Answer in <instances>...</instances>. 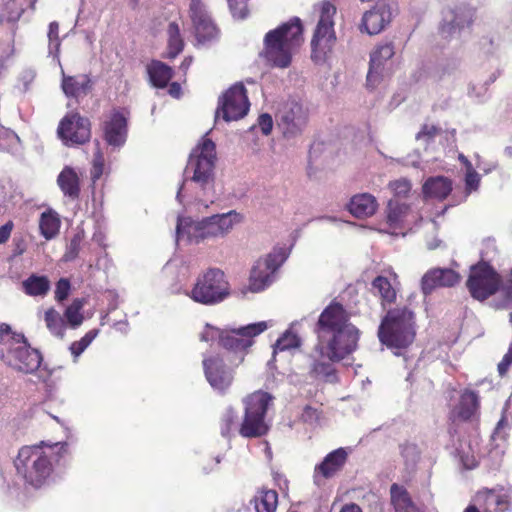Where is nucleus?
Listing matches in <instances>:
<instances>
[{
	"instance_id": "36",
	"label": "nucleus",
	"mask_w": 512,
	"mask_h": 512,
	"mask_svg": "<svg viewBox=\"0 0 512 512\" xmlns=\"http://www.w3.org/2000/svg\"><path fill=\"white\" fill-rule=\"evenodd\" d=\"M24 11L20 0H0V23H15Z\"/></svg>"
},
{
	"instance_id": "1",
	"label": "nucleus",
	"mask_w": 512,
	"mask_h": 512,
	"mask_svg": "<svg viewBox=\"0 0 512 512\" xmlns=\"http://www.w3.org/2000/svg\"><path fill=\"white\" fill-rule=\"evenodd\" d=\"M314 331L318 342L310 355V374L315 378L334 382V362H339L356 351L360 331L349 322V315L344 307L335 302L322 311Z\"/></svg>"
},
{
	"instance_id": "17",
	"label": "nucleus",
	"mask_w": 512,
	"mask_h": 512,
	"mask_svg": "<svg viewBox=\"0 0 512 512\" xmlns=\"http://www.w3.org/2000/svg\"><path fill=\"white\" fill-rule=\"evenodd\" d=\"M189 13L198 44L205 45L217 38L218 29L213 23L206 5L202 0H191Z\"/></svg>"
},
{
	"instance_id": "63",
	"label": "nucleus",
	"mask_w": 512,
	"mask_h": 512,
	"mask_svg": "<svg viewBox=\"0 0 512 512\" xmlns=\"http://www.w3.org/2000/svg\"><path fill=\"white\" fill-rule=\"evenodd\" d=\"M25 251V244L23 241H20L18 243H16V247L13 251V255L14 256H19V255H22Z\"/></svg>"
},
{
	"instance_id": "11",
	"label": "nucleus",
	"mask_w": 512,
	"mask_h": 512,
	"mask_svg": "<svg viewBox=\"0 0 512 512\" xmlns=\"http://www.w3.org/2000/svg\"><path fill=\"white\" fill-rule=\"evenodd\" d=\"M229 294V283L224 272L219 268H209L198 276L189 296L197 303L215 305L224 301Z\"/></svg>"
},
{
	"instance_id": "5",
	"label": "nucleus",
	"mask_w": 512,
	"mask_h": 512,
	"mask_svg": "<svg viewBox=\"0 0 512 512\" xmlns=\"http://www.w3.org/2000/svg\"><path fill=\"white\" fill-rule=\"evenodd\" d=\"M243 221V215L236 210L214 214L194 222L190 217L177 219L176 242L199 244L205 240L225 238L237 224Z\"/></svg>"
},
{
	"instance_id": "33",
	"label": "nucleus",
	"mask_w": 512,
	"mask_h": 512,
	"mask_svg": "<svg viewBox=\"0 0 512 512\" xmlns=\"http://www.w3.org/2000/svg\"><path fill=\"white\" fill-rule=\"evenodd\" d=\"M147 71L152 85L158 88L166 87L173 76L172 68L161 61H152Z\"/></svg>"
},
{
	"instance_id": "31",
	"label": "nucleus",
	"mask_w": 512,
	"mask_h": 512,
	"mask_svg": "<svg viewBox=\"0 0 512 512\" xmlns=\"http://www.w3.org/2000/svg\"><path fill=\"white\" fill-rule=\"evenodd\" d=\"M451 190L452 182L442 176L429 178L423 185V193L425 196L440 200L445 199L450 194Z\"/></svg>"
},
{
	"instance_id": "6",
	"label": "nucleus",
	"mask_w": 512,
	"mask_h": 512,
	"mask_svg": "<svg viewBox=\"0 0 512 512\" xmlns=\"http://www.w3.org/2000/svg\"><path fill=\"white\" fill-rule=\"evenodd\" d=\"M302 42L301 20L298 17H293L288 22L266 33L261 56L274 67L287 68L291 64L292 54Z\"/></svg>"
},
{
	"instance_id": "24",
	"label": "nucleus",
	"mask_w": 512,
	"mask_h": 512,
	"mask_svg": "<svg viewBox=\"0 0 512 512\" xmlns=\"http://www.w3.org/2000/svg\"><path fill=\"white\" fill-rule=\"evenodd\" d=\"M460 275L450 268H433L422 277L421 289L423 294L429 295L436 288L452 287L459 283Z\"/></svg>"
},
{
	"instance_id": "10",
	"label": "nucleus",
	"mask_w": 512,
	"mask_h": 512,
	"mask_svg": "<svg viewBox=\"0 0 512 512\" xmlns=\"http://www.w3.org/2000/svg\"><path fill=\"white\" fill-rule=\"evenodd\" d=\"M271 400V396L262 391L245 399V415L239 429L242 437L257 438L267 434L270 426L266 421V413Z\"/></svg>"
},
{
	"instance_id": "64",
	"label": "nucleus",
	"mask_w": 512,
	"mask_h": 512,
	"mask_svg": "<svg viewBox=\"0 0 512 512\" xmlns=\"http://www.w3.org/2000/svg\"><path fill=\"white\" fill-rule=\"evenodd\" d=\"M192 57H185L184 60L182 61L181 65H180V69L186 73L187 70L189 69L190 65L192 64Z\"/></svg>"
},
{
	"instance_id": "29",
	"label": "nucleus",
	"mask_w": 512,
	"mask_h": 512,
	"mask_svg": "<svg viewBox=\"0 0 512 512\" xmlns=\"http://www.w3.org/2000/svg\"><path fill=\"white\" fill-rule=\"evenodd\" d=\"M57 183L63 192L64 196L75 200L80 194V181L77 172L66 166L58 175Z\"/></svg>"
},
{
	"instance_id": "13",
	"label": "nucleus",
	"mask_w": 512,
	"mask_h": 512,
	"mask_svg": "<svg viewBox=\"0 0 512 512\" xmlns=\"http://www.w3.org/2000/svg\"><path fill=\"white\" fill-rule=\"evenodd\" d=\"M269 325L266 321L251 323L234 329L223 330L220 345L227 350L245 353L254 344V338L266 329ZM243 355L240 361H243Z\"/></svg>"
},
{
	"instance_id": "46",
	"label": "nucleus",
	"mask_w": 512,
	"mask_h": 512,
	"mask_svg": "<svg viewBox=\"0 0 512 512\" xmlns=\"http://www.w3.org/2000/svg\"><path fill=\"white\" fill-rule=\"evenodd\" d=\"M48 39H49V54L58 57V53L60 50L59 25L55 21H53L49 24Z\"/></svg>"
},
{
	"instance_id": "41",
	"label": "nucleus",
	"mask_w": 512,
	"mask_h": 512,
	"mask_svg": "<svg viewBox=\"0 0 512 512\" xmlns=\"http://www.w3.org/2000/svg\"><path fill=\"white\" fill-rule=\"evenodd\" d=\"M85 237L84 230L78 229L73 237L70 239L68 245L66 246V251L63 255V260L73 261L77 258L79 251L81 249V243L83 242Z\"/></svg>"
},
{
	"instance_id": "42",
	"label": "nucleus",
	"mask_w": 512,
	"mask_h": 512,
	"mask_svg": "<svg viewBox=\"0 0 512 512\" xmlns=\"http://www.w3.org/2000/svg\"><path fill=\"white\" fill-rule=\"evenodd\" d=\"M83 304L82 299H74L65 310V317L73 328L78 327L83 322V316L81 314Z\"/></svg>"
},
{
	"instance_id": "49",
	"label": "nucleus",
	"mask_w": 512,
	"mask_h": 512,
	"mask_svg": "<svg viewBox=\"0 0 512 512\" xmlns=\"http://www.w3.org/2000/svg\"><path fill=\"white\" fill-rule=\"evenodd\" d=\"M104 170V157L100 151H97L94 155L93 165L91 169V179L95 183L103 174Z\"/></svg>"
},
{
	"instance_id": "18",
	"label": "nucleus",
	"mask_w": 512,
	"mask_h": 512,
	"mask_svg": "<svg viewBox=\"0 0 512 512\" xmlns=\"http://www.w3.org/2000/svg\"><path fill=\"white\" fill-rule=\"evenodd\" d=\"M203 369L210 386L219 393H224L232 384L233 370L228 368L219 355H204Z\"/></svg>"
},
{
	"instance_id": "51",
	"label": "nucleus",
	"mask_w": 512,
	"mask_h": 512,
	"mask_svg": "<svg viewBox=\"0 0 512 512\" xmlns=\"http://www.w3.org/2000/svg\"><path fill=\"white\" fill-rule=\"evenodd\" d=\"M389 187L395 196H404L408 194L411 189L410 182L405 179L393 181L389 184Z\"/></svg>"
},
{
	"instance_id": "19",
	"label": "nucleus",
	"mask_w": 512,
	"mask_h": 512,
	"mask_svg": "<svg viewBox=\"0 0 512 512\" xmlns=\"http://www.w3.org/2000/svg\"><path fill=\"white\" fill-rule=\"evenodd\" d=\"M307 121V110L300 103L291 101L280 111L278 126L284 136L290 138L302 133Z\"/></svg>"
},
{
	"instance_id": "54",
	"label": "nucleus",
	"mask_w": 512,
	"mask_h": 512,
	"mask_svg": "<svg viewBox=\"0 0 512 512\" xmlns=\"http://www.w3.org/2000/svg\"><path fill=\"white\" fill-rule=\"evenodd\" d=\"M511 364H512V345L509 347L507 353L503 356L501 362L498 364L499 374L501 376L505 375Z\"/></svg>"
},
{
	"instance_id": "45",
	"label": "nucleus",
	"mask_w": 512,
	"mask_h": 512,
	"mask_svg": "<svg viewBox=\"0 0 512 512\" xmlns=\"http://www.w3.org/2000/svg\"><path fill=\"white\" fill-rule=\"evenodd\" d=\"M232 17L236 20H244L249 15L247 0H227Z\"/></svg>"
},
{
	"instance_id": "30",
	"label": "nucleus",
	"mask_w": 512,
	"mask_h": 512,
	"mask_svg": "<svg viewBox=\"0 0 512 512\" xmlns=\"http://www.w3.org/2000/svg\"><path fill=\"white\" fill-rule=\"evenodd\" d=\"M60 227L61 220L56 211L48 209L41 214L39 219V230L40 234L46 240L54 239L59 234Z\"/></svg>"
},
{
	"instance_id": "55",
	"label": "nucleus",
	"mask_w": 512,
	"mask_h": 512,
	"mask_svg": "<svg viewBox=\"0 0 512 512\" xmlns=\"http://www.w3.org/2000/svg\"><path fill=\"white\" fill-rule=\"evenodd\" d=\"M438 79L444 80L446 77H455L457 74V67L453 64H447L438 69Z\"/></svg>"
},
{
	"instance_id": "47",
	"label": "nucleus",
	"mask_w": 512,
	"mask_h": 512,
	"mask_svg": "<svg viewBox=\"0 0 512 512\" xmlns=\"http://www.w3.org/2000/svg\"><path fill=\"white\" fill-rule=\"evenodd\" d=\"M237 419V413L232 408H227L221 418V435L223 437H230L232 427Z\"/></svg>"
},
{
	"instance_id": "37",
	"label": "nucleus",
	"mask_w": 512,
	"mask_h": 512,
	"mask_svg": "<svg viewBox=\"0 0 512 512\" xmlns=\"http://www.w3.org/2000/svg\"><path fill=\"white\" fill-rule=\"evenodd\" d=\"M22 285L29 296H45L50 289V282L46 276L31 275Z\"/></svg>"
},
{
	"instance_id": "34",
	"label": "nucleus",
	"mask_w": 512,
	"mask_h": 512,
	"mask_svg": "<svg viewBox=\"0 0 512 512\" xmlns=\"http://www.w3.org/2000/svg\"><path fill=\"white\" fill-rule=\"evenodd\" d=\"M371 286L372 292L380 297L383 308H385L387 304L395 302L397 293L388 278L384 276H377L372 281Z\"/></svg>"
},
{
	"instance_id": "60",
	"label": "nucleus",
	"mask_w": 512,
	"mask_h": 512,
	"mask_svg": "<svg viewBox=\"0 0 512 512\" xmlns=\"http://www.w3.org/2000/svg\"><path fill=\"white\" fill-rule=\"evenodd\" d=\"M181 93V87L177 82H173L169 87V94L175 98H178Z\"/></svg>"
},
{
	"instance_id": "27",
	"label": "nucleus",
	"mask_w": 512,
	"mask_h": 512,
	"mask_svg": "<svg viewBox=\"0 0 512 512\" xmlns=\"http://www.w3.org/2000/svg\"><path fill=\"white\" fill-rule=\"evenodd\" d=\"M61 87L67 97L78 98L86 96L90 92L92 83L90 77L86 74L67 76L62 70Z\"/></svg>"
},
{
	"instance_id": "7",
	"label": "nucleus",
	"mask_w": 512,
	"mask_h": 512,
	"mask_svg": "<svg viewBox=\"0 0 512 512\" xmlns=\"http://www.w3.org/2000/svg\"><path fill=\"white\" fill-rule=\"evenodd\" d=\"M378 339L396 356H403L416 336L415 315L407 307L387 311L378 327Z\"/></svg>"
},
{
	"instance_id": "52",
	"label": "nucleus",
	"mask_w": 512,
	"mask_h": 512,
	"mask_svg": "<svg viewBox=\"0 0 512 512\" xmlns=\"http://www.w3.org/2000/svg\"><path fill=\"white\" fill-rule=\"evenodd\" d=\"M440 132V128L436 127L435 125H428L425 124L422 126L421 130L416 134L417 140H430L432 139L436 134Z\"/></svg>"
},
{
	"instance_id": "40",
	"label": "nucleus",
	"mask_w": 512,
	"mask_h": 512,
	"mask_svg": "<svg viewBox=\"0 0 512 512\" xmlns=\"http://www.w3.org/2000/svg\"><path fill=\"white\" fill-rule=\"evenodd\" d=\"M300 343V338L295 333L287 330L273 345V356H275L278 351H287L298 348Z\"/></svg>"
},
{
	"instance_id": "28",
	"label": "nucleus",
	"mask_w": 512,
	"mask_h": 512,
	"mask_svg": "<svg viewBox=\"0 0 512 512\" xmlns=\"http://www.w3.org/2000/svg\"><path fill=\"white\" fill-rule=\"evenodd\" d=\"M350 213L357 218H366L373 215L377 209V201L368 193L355 195L348 205Z\"/></svg>"
},
{
	"instance_id": "16",
	"label": "nucleus",
	"mask_w": 512,
	"mask_h": 512,
	"mask_svg": "<svg viewBox=\"0 0 512 512\" xmlns=\"http://www.w3.org/2000/svg\"><path fill=\"white\" fill-rule=\"evenodd\" d=\"M476 10L466 4H459L444 11L440 24V34L443 38H456L469 29L475 19Z\"/></svg>"
},
{
	"instance_id": "61",
	"label": "nucleus",
	"mask_w": 512,
	"mask_h": 512,
	"mask_svg": "<svg viewBox=\"0 0 512 512\" xmlns=\"http://www.w3.org/2000/svg\"><path fill=\"white\" fill-rule=\"evenodd\" d=\"M340 512H362L361 508L356 504H347L343 506Z\"/></svg>"
},
{
	"instance_id": "35",
	"label": "nucleus",
	"mask_w": 512,
	"mask_h": 512,
	"mask_svg": "<svg viewBox=\"0 0 512 512\" xmlns=\"http://www.w3.org/2000/svg\"><path fill=\"white\" fill-rule=\"evenodd\" d=\"M479 398L476 392L466 390L461 394L457 415L463 420L470 419L477 411Z\"/></svg>"
},
{
	"instance_id": "56",
	"label": "nucleus",
	"mask_w": 512,
	"mask_h": 512,
	"mask_svg": "<svg viewBox=\"0 0 512 512\" xmlns=\"http://www.w3.org/2000/svg\"><path fill=\"white\" fill-rule=\"evenodd\" d=\"M35 79V72L32 69L24 70L19 78V81L23 84V90L27 91L29 89L30 84Z\"/></svg>"
},
{
	"instance_id": "44",
	"label": "nucleus",
	"mask_w": 512,
	"mask_h": 512,
	"mask_svg": "<svg viewBox=\"0 0 512 512\" xmlns=\"http://www.w3.org/2000/svg\"><path fill=\"white\" fill-rule=\"evenodd\" d=\"M98 333L99 331L97 329H92L88 331L79 341L73 342L70 346L72 355H74L75 358L80 356L97 337Z\"/></svg>"
},
{
	"instance_id": "25",
	"label": "nucleus",
	"mask_w": 512,
	"mask_h": 512,
	"mask_svg": "<svg viewBox=\"0 0 512 512\" xmlns=\"http://www.w3.org/2000/svg\"><path fill=\"white\" fill-rule=\"evenodd\" d=\"M484 512H506L511 507L510 495L504 488L485 489L477 494Z\"/></svg>"
},
{
	"instance_id": "26",
	"label": "nucleus",
	"mask_w": 512,
	"mask_h": 512,
	"mask_svg": "<svg viewBox=\"0 0 512 512\" xmlns=\"http://www.w3.org/2000/svg\"><path fill=\"white\" fill-rule=\"evenodd\" d=\"M410 214V207L405 203H401L398 199L394 198L389 200L386 209V222L389 230L386 232L397 235L396 230L401 229Z\"/></svg>"
},
{
	"instance_id": "53",
	"label": "nucleus",
	"mask_w": 512,
	"mask_h": 512,
	"mask_svg": "<svg viewBox=\"0 0 512 512\" xmlns=\"http://www.w3.org/2000/svg\"><path fill=\"white\" fill-rule=\"evenodd\" d=\"M258 126L264 135H269L273 128V119L268 113L261 114L258 118Z\"/></svg>"
},
{
	"instance_id": "14",
	"label": "nucleus",
	"mask_w": 512,
	"mask_h": 512,
	"mask_svg": "<svg viewBox=\"0 0 512 512\" xmlns=\"http://www.w3.org/2000/svg\"><path fill=\"white\" fill-rule=\"evenodd\" d=\"M249 107L245 86L238 83L229 88L219 100L215 118L218 120L221 115L226 122L236 121L248 113Z\"/></svg>"
},
{
	"instance_id": "58",
	"label": "nucleus",
	"mask_w": 512,
	"mask_h": 512,
	"mask_svg": "<svg viewBox=\"0 0 512 512\" xmlns=\"http://www.w3.org/2000/svg\"><path fill=\"white\" fill-rule=\"evenodd\" d=\"M13 227L12 221H8L0 227V244H4L9 240Z\"/></svg>"
},
{
	"instance_id": "23",
	"label": "nucleus",
	"mask_w": 512,
	"mask_h": 512,
	"mask_svg": "<svg viewBox=\"0 0 512 512\" xmlns=\"http://www.w3.org/2000/svg\"><path fill=\"white\" fill-rule=\"evenodd\" d=\"M104 139L114 148L122 147L127 139V117L120 111L114 110L103 125Z\"/></svg>"
},
{
	"instance_id": "15",
	"label": "nucleus",
	"mask_w": 512,
	"mask_h": 512,
	"mask_svg": "<svg viewBox=\"0 0 512 512\" xmlns=\"http://www.w3.org/2000/svg\"><path fill=\"white\" fill-rule=\"evenodd\" d=\"M57 133L66 146H77L91 138V123L77 112L67 113L59 123Z\"/></svg>"
},
{
	"instance_id": "59",
	"label": "nucleus",
	"mask_w": 512,
	"mask_h": 512,
	"mask_svg": "<svg viewBox=\"0 0 512 512\" xmlns=\"http://www.w3.org/2000/svg\"><path fill=\"white\" fill-rule=\"evenodd\" d=\"M301 418L304 422L313 423L314 421H316L318 419V412L316 409H314L310 406H306L303 409Z\"/></svg>"
},
{
	"instance_id": "48",
	"label": "nucleus",
	"mask_w": 512,
	"mask_h": 512,
	"mask_svg": "<svg viewBox=\"0 0 512 512\" xmlns=\"http://www.w3.org/2000/svg\"><path fill=\"white\" fill-rule=\"evenodd\" d=\"M223 335V330H220L217 327H214L210 324H206L203 331L200 333V340L202 342H212L214 340H218L221 342V336Z\"/></svg>"
},
{
	"instance_id": "20",
	"label": "nucleus",
	"mask_w": 512,
	"mask_h": 512,
	"mask_svg": "<svg viewBox=\"0 0 512 512\" xmlns=\"http://www.w3.org/2000/svg\"><path fill=\"white\" fill-rule=\"evenodd\" d=\"M347 459L348 450L343 447L337 448L328 453L314 468V483L317 486H320L324 479L333 478L344 468Z\"/></svg>"
},
{
	"instance_id": "43",
	"label": "nucleus",
	"mask_w": 512,
	"mask_h": 512,
	"mask_svg": "<svg viewBox=\"0 0 512 512\" xmlns=\"http://www.w3.org/2000/svg\"><path fill=\"white\" fill-rule=\"evenodd\" d=\"M465 168V191L466 194L469 195L470 193L478 190L481 177L479 173H477L473 168L471 162L468 159H465Z\"/></svg>"
},
{
	"instance_id": "62",
	"label": "nucleus",
	"mask_w": 512,
	"mask_h": 512,
	"mask_svg": "<svg viewBox=\"0 0 512 512\" xmlns=\"http://www.w3.org/2000/svg\"><path fill=\"white\" fill-rule=\"evenodd\" d=\"M416 447L414 445L401 446V453L404 457H407L409 453H415Z\"/></svg>"
},
{
	"instance_id": "57",
	"label": "nucleus",
	"mask_w": 512,
	"mask_h": 512,
	"mask_svg": "<svg viewBox=\"0 0 512 512\" xmlns=\"http://www.w3.org/2000/svg\"><path fill=\"white\" fill-rule=\"evenodd\" d=\"M13 48L10 41L0 40V65H2L12 54Z\"/></svg>"
},
{
	"instance_id": "32",
	"label": "nucleus",
	"mask_w": 512,
	"mask_h": 512,
	"mask_svg": "<svg viewBox=\"0 0 512 512\" xmlns=\"http://www.w3.org/2000/svg\"><path fill=\"white\" fill-rule=\"evenodd\" d=\"M391 503L395 512H419V509L412 502L407 490L397 484L390 488Z\"/></svg>"
},
{
	"instance_id": "50",
	"label": "nucleus",
	"mask_w": 512,
	"mask_h": 512,
	"mask_svg": "<svg viewBox=\"0 0 512 512\" xmlns=\"http://www.w3.org/2000/svg\"><path fill=\"white\" fill-rule=\"evenodd\" d=\"M70 282L66 278H61L57 284L55 289V299L58 302H62L65 299H67L69 293H70Z\"/></svg>"
},
{
	"instance_id": "9",
	"label": "nucleus",
	"mask_w": 512,
	"mask_h": 512,
	"mask_svg": "<svg viewBox=\"0 0 512 512\" xmlns=\"http://www.w3.org/2000/svg\"><path fill=\"white\" fill-rule=\"evenodd\" d=\"M319 19L311 40V57L316 63L324 62L336 42L334 16L336 7L329 1L314 6Z\"/></svg>"
},
{
	"instance_id": "39",
	"label": "nucleus",
	"mask_w": 512,
	"mask_h": 512,
	"mask_svg": "<svg viewBox=\"0 0 512 512\" xmlns=\"http://www.w3.org/2000/svg\"><path fill=\"white\" fill-rule=\"evenodd\" d=\"M44 320L47 328L53 335L57 337H62L64 335V320L54 308H49L45 312Z\"/></svg>"
},
{
	"instance_id": "38",
	"label": "nucleus",
	"mask_w": 512,
	"mask_h": 512,
	"mask_svg": "<svg viewBox=\"0 0 512 512\" xmlns=\"http://www.w3.org/2000/svg\"><path fill=\"white\" fill-rule=\"evenodd\" d=\"M168 52L167 57L174 59L177 57L184 48V41L180 34V29L177 23L171 22L168 25Z\"/></svg>"
},
{
	"instance_id": "2",
	"label": "nucleus",
	"mask_w": 512,
	"mask_h": 512,
	"mask_svg": "<svg viewBox=\"0 0 512 512\" xmlns=\"http://www.w3.org/2000/svg\"><path fill=\"white\" fill-rule=\"evenodd\" d=\"M207 135L208 133L202 137L190 153L185 169L187 177L176 194V200L180 204L197 201L208 208L221 200V187L215 180L216 146Z\"/></svg>"
},
{
	"instance_id": "8",
	"label": "nucleus",
	"mask_w": 512,
	"mask_h": 512,
	"mask_svg": "<svg viewBox=\"0 0 512 512\" xmlns=\"http://www.w3.org/2000/svg\"><path fill=\"white\" fill-rule=\"evenodd\" d=\"M0 358L16 371L34 373L42 362V355L30 347L21 333L12 332L6 323H0Z\"/></svg>"
},
{
	"instance_id": "12",
	"label": "nucleus",
	"mask_w": 512,
	"mask_h": 512,
	"mask_svg": "<svg viewBox=\"0 0 512 512\" xmlns=\"http://www.w3.org/2000/svg\"><path fill=\"white\" fill-rule=\"evenodd\" d=\"M289 251L285 247L274 248L265 258L256 261L250 274L249 289L260 292L273 281L275 272L288 258Z\"/></svg>"
},
{
	"instance_id": "21",
	"label": "nucleus",
	"mask_w": 512,
	"mask_h": 512,
	"mask_svg": "<svg viewBox=\"0 0 512 512\" xmlns=\"http://www.w3.org/2000/svg\"><path fill=\"white\" fill-rule=\"evenodd\" d=\"M394 54V46L389 42L377 45L371 52L366 79L369 88H375L380 83L384 76L385 65Z\"/></svg>"
},
{
	"instance_id": "22",
	"label": "nucleus",
	"mask_w": 512,
	"mask_h": 512,
	"mask_svg": "<svg viewBox=\"0 0 512 512\" xmlns=\"http://www.w3.org/2000/svg\"><path fill=\"white\" fill-rule=\"evenodd\" d=\"M397 9L390 4L378 3L362 17V28L369 34L375 35L385 29L391 22Z\"/></svg>"
},
{
	"instance_id": "3",
	"label": "nucleus",
	"mask_w": 512,
	"mask_h": 512,
	"mask_svg": "<svg viewBox=\"0 0 512 512\" xmlns=\"http://www.w3.org/2000/svg\"><path fill=\"white\" fill-rule=\"evenodd\" d=\"M492 253H496L493 241H487L481 253V260L472 265L467 279V288L471 296L479 301H484L497 293H500L499 308H512V268L505 279L491 265Z\"/></svg>"
},
{
	"instance_id": "4",
	"label": "nucleus",
	"mask_w": 512,
	"mask_h": 512,
	"mask_svg": "<svg viewBox=\"0 0 512 512\" xmlns=\"http://www.w3.org/2000/svg\"><path fill=\"white\" fill-rule=\"evenodd\" d=\"M66 448V442H57L52 445L41 442L37 445L22 447L15 460L17 473L27 484L36 488L41 487L50 477L53 463L59 461L61 454L66 452Z\"/></svg>"
}]
</instances>
